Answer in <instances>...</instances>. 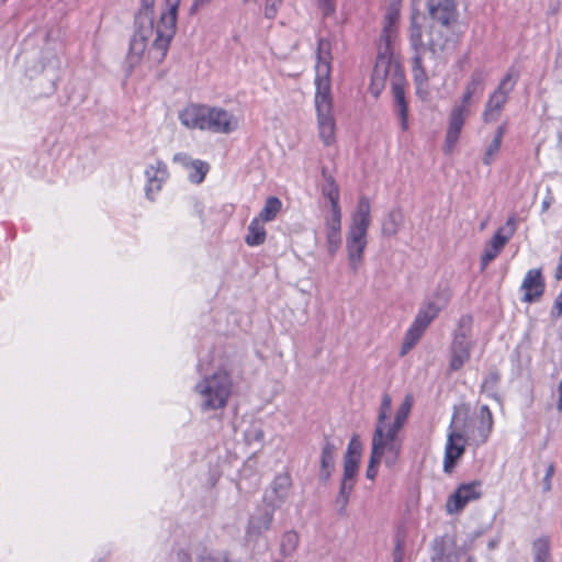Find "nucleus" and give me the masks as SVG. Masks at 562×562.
<instances>
[{
    "label": "nucleus",
    "instance_id": "30",
    "mask_svg": "<svg viewBox=\"0 0 562 562\" xmlns=\"http://www.w3.org/2000/svg\"><path fill=\"white\" fill-rule=\"evenodd\" d=\"M450 300V294L446 290L437 291L432 299L429 300L422 308L426 311L434 318L446 308Z\"/></svg>",
    "mask_w": 562,
    "mask_h": 562
},
{
    "label": "nucleus",
    "instance_id": "12",
    "mask_svg": "<svg viewBox=\"0 0 562 562\" xmlns=\"http://www.w3.org/2000/svg\"><path fill=\"white\" fill-rule=\"evenodd\" d=\"M409 42L415 53L412 58L414 80L418 87H422L427 83L428 76L423 67L425 46L423 42L422 29L419 25H417L415 16L412 18Z\"/></svg>",
    "mask_w": 562,
    "mask_h": 562
},
{
    "label": "nucleus",
    "instance_id": "33",
    "mask_svg": "<svg viewBox=\"0 0 562 562\" xmlns=\"http://www.w3.org/2000/svg\"><path fill=\"white\" fill-rule=\"evenodd\" d=\"M533 562H551L550 538L542 536L532 542Z\"/></svg>",
    "mask_w": 562,
    "mask_h": 562
},
{
    "label": "nucleus",
    "instance_id": "15",
    "mask_svg": "<svg viewBox=\"0 0 562 562\" xmlns=\"http://www.w3.org/2000/svg\"><path fill=\"white\" fill-rule=\"evenodd\" d=\"M428 13L432 24L439 23L445 29H449L458 19L453 0H428Z\"/></svg>",
    "mask_w": 562,
    "mask_h": 562
},
{
    "label": "nucleus",
    "instance_id": "60",
    "mask_svg": "<svg viewBox=\"0 0 562 562\" xmlns=\"http://www.w3.org/2000/svg\"><path fill=\"white\" fill-rule=\"evenodd\" d=\"M467 562H475L474 558L473 557H469Z\"/></svg>",
    "mask_w": 562,
    "mask_h": 562
},
{
    "label": "nucleus",
    "instance_id": "20",
    "mask_svg": "<svg viewBox=\"0 0 562 562\" xmlns=\"http://www.w3.org/2000/svg\"><path fill=\"white\" fill-rule=\"evenodd\" d=\"M325 228L327 250L334 257L341 245V213H330L326 216Z\"/></svg>",
    "mask_w": 562,
    "mask_h": 562
},
{
    "label": "nucleus",
    "instance_id": "27",
    "mask_svg": "<svg viewBox=\"0 0 562 562\" xmlns=\"http://www.w3.org/2000/svg\"><path fill=\"white\" fill-rule=\"evenodd\" d=\"M324 183L322 186V193L330 202V213H341L339 206V187L335 179L326 172L325 169L322 171Z\"/></svg>",
    "mask_w": 562,
    "mask_h": 562
},
{
    "label": "nucleus",
    "instance_id": "1",
    "mask_svg": "<svg viewBox=\"0 0 562 562\" xmlns=\"http://www.w3.org/2000/svg\"><path fill=\"white\" fill-rule=\"evenodd\" d=\"M397 19V10L390 9L385 15V23L379 41L370 92L378 98L386 82H390L394 98V111L400 120L401 130L405 132L408 130V106L404 91L405 77L391 49V44L396 37L395 23Z\"/></svg>",
    "mask_w": 562,
    "mask_h": 562
},
{
    "label": "nucleus",
    "instance_id": "9",
    "mask_svg": "<svg viewBox=\"0 0 562 562\" xmlns=\"http://www.w3.org/2000/svg\"><path fill=\"white\" fill-rule=\"evenodd\" d=\"M154 33V24L150 22L148 13L136 14L135 33L130 43L127 61L131 67L137 65L147 47V41Z\"/></svg>",
    "mask_w": 562,
    "mask_h": 562
},
{
    "label": "nucleus",
    "instance_id": "40",
    "mask_svg": "<svg viewBox=\"0 0 562 562\" xmlns=\"http://www.w3.org/2000/svg\"><path fill=\"white\" fill-rule=\"evenodd\" d=\"M360 461L355 459H345L344 458V473L342 479L346 481L355 482Z\"/></svg>",
    "mask_w": 562,
    "mask_h": 562
},
{
    "label": "nucleus",
    "instance_id": "31",
    "mask_svg": "<svg viewBox=\"0 0 562 562\" xmlns=\"http://www.w3.org/2000/svg\"><path fill=\"white\" fill-rule=\"evenodd\" d=\"M403 224V214L401 210H392L382 222V234L386 237L396 235Z\"/></svg>",
    "mask_w": 562,
    "mask_h": 562
},
{
    "label": "nucleus",
    "instance_id": "25",
    "mask_svg": "<svg viewBox=\"0 0 562 562\" xmlns=\"http://www.w3.org/2000/svg\"><path fill=\"white\" fill-rule=\"evenodd\" d=\"M145 175L147 177L146 195L153 200V193L161 189V183L167 178V167L164 162L157 161L156 166H150Z\"/></svg>",
    "mask_w": 562,
    "mask_h": 562
},
{
    "label": "nucleus",
    "instance_id": "46",
    "mask_svg": "<svg viewBox=\"0 0 562 562\" xmlns=\"http://www.w3.org/2000/svg\"><path fill=\"white\" fill-rule=\"evenodd\" d=\"M404 424V422L394 418L392 424L385 423L384 434L392 435V437H397V432L403 428Z\"/></svg>",
    "mask_w": 562,
    "mask_h": 562
},
{
    "label": "nucleus",
    "instance_id": "16",
    "mask_svg": "<svg viewBox=\"0 0 562 562\" xmlns=\"http://www.w3.org/2000/svg\"><path fill=\"white\" fill-rule=\"evenodd\" d=\"M423 42L425 46V55L429 53L430 58H439L449 46V29L431 24L427 32V40H423Z\"/></svg>",
    "mask_w": 562,
    "mask_h": 562
},
{
    "label": "nucleus",
    "instance_id": "51",
    "mask_svg": "<svg viewBox=\"0 0 562 562\" xmlns=\"http://www.w3.org/2000/svg\"><path fill=\"white\" fill-rule=\"evenodd\" d=\"M552 202H553V195L551 193L550 188H548L547 195H546L544 200L542 201L541 211L547 212L549 210V207L551 206Z\"/></svg>",
    "mask_w": 562,
    "mask_h": 562
},
{
    "label": "nucleus",
    "instance_id": "41",
    "mask_svg": "<svg viewBox=\"0 0 562 562\" xmlns=\"http://www.w3.org/2000/svg\"><path fill=\"white\" fill-rule=\"evenodd\" d=\"M192 167L194 172L190 175V180L194 183H201L209 171V165L201 160H194Z\"/></svg>",
    "mask_w": 562,
    "mask_h": 562
},
{
    "label": "nucleus",
    "instance_id": "5",
    "mask_svg": "<svg viewBox=\"0 0 562 562\" xmlns=\"http://www.w3.org/2000/svg\"><path fill=\"white\" fill-rule=\"evenodd\" d=\"M233 382L226 371H217L204 378L195 385V392L201 397L202 411L224 408L232 394Z\"/></svg>",
    "mask_w": 562,
    "mask_h": 562
},
{
    "label": "nucleus",
    "instance_id": "32",
    "mask_svg": "<svg viewBox=\"0 0 562 562\" xmlns=\"http://www.w3.org/2000/svg\"><path fill=\"white\" fill-rule=\"evenodd\" d=\"M504 134H505V126L504 125L498 126L493 140L488 144V146L485 150V154L483 157L484 165L490 166L494 161L495 157L497 156V154L501 149Z\"/></svg>",
    "mask_w": 562,
    "mask_h": 562
},
{
    "label": "nucleus",
    "instance_id": "19",
    "mask_svg": "<svg viewBox=\"0 0 562 562\" xmlns=\"http://www.w3.org/2000/svg\"><path fill=\"white\" fill-rule=\"evenodd\" d=\"M467 443L459 434L448 432L443 458V471L446 473L453 470L457 461L464 453Z\"/></svg>",
    "mask_w": 562,
    "mask_h": 562
},
{
    "label": "nucleus",
    "instance_id": "13",
    "mask_svg": "<svg viewBox=\"0 0 562 562\" xmlns=\"http://www.w3.org/2000/svg\"><path fill=\"white\" fill-rule=\"evenodd\" d=\"M481 486V481L460 484L447 501V512L449 514H459L470 502L479 499L482 496Z\"/></svg>",
    "mask_w": 562,
    "mask_h": 562
},
{
    "label": "nucleus",
    "instance_id": "56",
    "mask_svg": "<svg viewBox=\"0 0 562 562\" xmlns=\"http://www.w3.org/2000/svg\"><path fill=\"white\" fill-rule=\"evenodd\" d=\"M393 557H394V559L400 558L401 561H403V550H402V546L400 542L396 543V547L393 552Z\"/></svg>",
    "mask_w": 562,
    "mask_h": 562
},
{
    "label": "nucleus",
    "instance_id": "61",
    "mask_svg": "<svg viewBox=\"0 0 562 562\" xmlns=\"http://www.w3.org/2000/svg\"><path fill=\"white\" fill-rule=\"evenodd\" d=\"M393 562H402L400 558H395Z\"/></svg>",
    "mask_w": 562,
    "mask_h": 562
},
{
    "label": "nucleus",
    "instance_id": "24",
    "mask_svg": "<svg viewBox=\"0 0 562 562\" xmlns=\"http://www.w3.org/2000/svg\"><path fill=\"white\" fill-rule=\"evenodd\" d=\"M488 72L483 68L475 69L470 77V80L463 92L461 103L470 106L471 99L475 93H482Z\"/></svg>",
    "mask_w": 562,
    "mask_h": 562
},
{
    "label": "nucleus",
    "instance_id": "42",
    "mask_svg": "<svg viewBox=\"0 0 562 562\" xmlns=\"http://www.w3.org/2000/svg\"><path fill=\"white\" fill-rule=\"evenodd\" d=\"M283 0H266L265 16L267 19H274Z\"/></svg>",
    "mask_w": 562,
    "mask_h": 562
},
{
    "label": "nucleus",
    "instance_id": "48",
    "mask_svg": "<svg viewBox=\"0 0 562 562\" xmlns=\"http://www.w3.org/2000/svg\"><path fill=\"white\" fill-rule=\"evenodd\" d=\"M155 0H142V9L137 14L148 13L150 22L154 24V7Z\"/></svg>",
    "mask_w": 562,
    "mask_h": 562
},
{
    "label": "nucleus",
    "instance_id": "23",
    "mask_svg": "<svg viewBox=\"0 0 562 562\" xmlns=\"http://www.w3.org/2000/svg\"><path fill=\"white\" fill-rule=\"evenodd\" d=\"M292 487V480L289 473L278 474L272 484V493L274 494V498L269 502L270 507H279L282 503L285 502L290 494V490Z\"/></svg>",
    "mask_w": 562,
    "mask_h": 562
},
{
    "label": "nucleus",
    "instance_id": "6",
    "mask_svg": "<svg viewBox=\"0 0 562 562\" xmlns=\"http://www.w3.org/2000/svg\"><path fill=\"white\" fill-rule=\"evenodd\" d=\"M180 0H166L167 10L161 13L156 27V37L153 42L149 55L160 63L168 52L171 40L176 34L177 12Z\"/></svg>",
    "mask_w": 562,
    "mask_h": 562
},
{
    "label": "nucleus",
    "instance_id": "44",
    "mask_svg": "<svg viewBox=\"0 0 562 562\" xmlns=\"http://www.w3.org/2000/svg\"><path fill=\"white\" fill-rule=\"evenodd\" d=\"M317 4L324 16H329L336 11L335 0H317Z\"/></svg>",
    "mask_w": 562,
    "mask_h": 562
},
{
    "label": "nucleus",
    "instance_id": "43",
    "mask_svg": "<svg viewBox=\"0 0 562 562\" xmlns=\"http://www.w3.org/2000/svg\"><path fill=\"white\" fill-rule=\"evenodd\" d=\"M411 407H412V400L409 396H407L404 400V402L401 404V406L397 408L395 418L405 423L408 417Z\"/></svg>",
    "mask_w": 562,
    "mask_h": 562
},
{
    "label": "nucleus",
    "instance_id": "17",
    "mask_svg": "<svg viewBox=\"0 0 562 562\" xmlns=\"http://www.w3.org/2000/svg\"><path fill=\"white\" fill-rule=\"evenodd\" d=\"M468 108V105L460 103L459 105H454L451 110L445 144V150L447 153L451 151L456 144L458 143L459 135L462 131L465 117L469 113Z\"/></svg>",
    "mask_w": 562,
    "mask_h": 562
},
{
    "label": "nucleus",
    "instance_id": "14",
    "mask_svg": "<svg viewBox=\"0 0 562 562\" xmlns=\"http://www.w3.org/2000/svg\"><path fill=\"white\" fill-rule=\"evenodd\" d=\"M524 292L521 301L524 303H533L541 300L546 290V281L541 268L530 269L524 277L520 285Z\"/></svg>",
    "mask_w": 562,
    "mask_h": 562
},
{
    "label": "nucleus",
    "instance_id": "26",
    "mask_svg": "<svg viewBox=\"0 0 562 562\" xmlns=\"http://www.w3.org/2000/svg\"><path fill=\"white\" fill-rule=\"evenodd\" d=\"M479 423L480 425L476 427V434L472 436L473 443L476 446L484 443L493 429V415L487 405H482L480 407Z\"/></svg>",
    "mask_w": 562,
    "mask_h": 562
},
{
    "label": "nucleus",
    "instance_id": "53",
    "mask_svg": "<svg viewBox=\"0 0 562 562\" xmlns=\"http://www.w3.org/2000/svg\"><path fill=\"white\" fill-rule=\"evenodd\" d=\"M198 562H220L218 558L204 551L198 557Z\"/></svg>",
    "mask_w": 562,
    "mask_h": 562
},
{
    "label": "nucleus",
    "instance_id": "58",
    "mask_svg": "<svg viewBox=\"0 0 562 562\" xmlns=\"http://www.w3.org/2000/svg\"><path fill=\"white\" fill-rule=\"evenodd\" d=\"M432 562H449V558L443 553H438L437 555L432 557Z\"/></svg>",
    "mask_w": 562,
    "mask_h": 562
},
{
    "label": "nucleus",
    "instance_id": "37",
    "mask_svg": "<svg viewBox=\"0 0 562 562\" xmlns=\"http://www.w3.org/2000/svg\"><path fill=\"white\" fill-rule=\"evenodd\" d=\"M299 544V536L295 531H286L282 537V542L280 547L281 554L284 557H290L296 550Z\"/></svg>",
    "mask_w": 562,
    "mask_h": 562
},
{
    "label": "nucleus",
    "instance_id": "47",
    "mask_svg": "<svg viewBox=\"0 0 562 562\" xmlns=\"http://www.w3.org/2000/svg\"><path fill=\"white\" fill-rule=\"evenodd\" d=\"M554 465L553 463H550L547 468L546 475L543 477V492H550L551 491V479L554 474Z\"/></svg>",
    "mask_w": 562,
    "mask_h": 562
},
{
    "label": "nucleus",
    "instance_id": "54",
    "mask_svg": "<svg viewBox=\"0 0 562 562\" xmlns=\"http://www.w3.org/2000/svg\"><path fill=\"white\" fill-rule=\"evenodd\" d=\"M211 0H194L191 7V12H195L200 7L207 4Z\"/></svg>",
    "mask_w": 562,
    "mask_h": 562
},
{
    "label": "nucleus",
    "instance_id": "34",
    "mask_svg": "<svg viewBox=\"0 0 562 562\" xmlns=\"http://www.w3.org/2000/svg\"><path fill=\"white\" fill-rule=\"evenodd\" d=\"M281 207L282 203L279 198L269 196L266 200L265 206L256 218H260L261 222H271L277 217L278 213L281 211Z\"/></svg>",
    "mask_w": 562,
    "mask_h": 562
},
{
    "label": "nucleus",
    "instance_id": "59",
    "mask_svg": "<svg viewBox=\"0 0 562 562\" xmlns=\"http://www.w3.org/2000/svg\"><path fill=\"white\" fill-rule=\"evenodd\" d=\"M495 546H496V542H495V541H491V542L488 543V548H491V549H493Z\"/></svg>",
    "mask_w": 562,
    "mask_h": 562
},
{
    "label": "nucleus",
    "instance_id": "28",
    "mask_svg": "<svg viewBox=\"0 0 562 562\" xmlns=\"http://www.w3.org/2000/svg\"><path fill=\"white\" fill-rule=\"evenodd\" d=\"M273 510L274 507H271V509L266 510L265 513L258 516L251 517L248 522L247 535L258 537L263 531L270 529L273 520Z\"/></svg>",
    "mask_w": 562,
    "mask_h": 562
},
{
    "label": "nucleus",
    "instance_id": "10",
    "mask_svg": "<svg viewBox=\"0 0 562 562\" xmlns=\"http://www.w3.org/2000/svg\"><path fill=\"white\" fill-rule=\"evenodd\" d=\"M385 427H375L372 437L371 454L391 468L393 467L401 453L402 443L397 437L384 434Z\"/></svg>",
    "mask_w": 562,
    "mask_h": 562
},
{
    "label": "nucleus",
    "instance_id": "21",
    "mask_svg": "<svg viewBox=\"0 0 562 562\" xmlns=\"http://www.w3.org/2000/svg\"><path fill=\"white\" fill-rule=\"evenodd\" d=\"M448 432H457L463 438L464 442H473L472 436L476 434V428L472 426L468 409L461 416V411L454 407Z\"/></svg>",
    "mask_w": 562,
    "mask_h": 562
},
{
    "label": "nucleus",
    "instance_id": "18",
    "mask_svg": "<svg viewBox=\"0 0 562 562\" xmlns=\"http://www.w3.org/2000/svg\"><path fill=\"white\" fill-rule=\"evenodd\" d=\"M435 318L423 308L419 310L414 323L407 330L401 349V356L406 355L420 339L425 329Z\"/></svg>",
    "mask_w": 562,
    "mask_h": 562
},
{
    "label": "nucleus",
    "instance_id": "50",
    "mask_svg": "<svg viewBox=\"0 0 562 562\" xmlns=\"http://www.w3.org/2000/svg\"><path fill=\"white\" fill-rule=\"evenodd\" d=\"M348 503H349V497L337 495L336 504L338 506L339 515H345Z\"/></svg>",
    "mask_w": 562,
    "mask_h": 562
},
{
    "label": "nucleus",
    "instance_id": "45",
    "mask_svg": "<svg viewBox=\"0 0 562 562\" xmlns=\"http://www.w3.org/2000/svg\"><path fill=\"white\" fill-rule=\"evenodd\" d=\"M382 460L375 458L374 456L370 454L369 464L367 468L366 476L369 480H374L378 474V465L380 464Z\"/></svg>",
    "mask_w": 562,
    "mask_h": 562
},
{
    "label": "nucleus",
    "instance_id": "55",
    "mask_svg": "<svg viewBox=\"0 0 562 562\" xmlns=\"http://www.w3.org/2000/svg\"><path fill=\"white\" fill-rule=\"evenodd\" d=\"M173 161L186 165L188 162V156L183 153H178L173 156Z\"/></svg>",
    "mask_w": 562,
    "mask_h": 562
},
{
    "label": "nucleus",
    "instance_id": "11",
    "mask_svg": "<svg viewBox=\"0 0 562 562\" xmlns=\"http://www.w3.org/2000/svg\"><path fill=\"white\" fill-rule=\"evenodd\" d=\"M516 227V216L513 215L507 220L505 225L495 232L492 239L486 244L481 256V270H485L490 262L498 256V254L515 234Z\"/></svg>",
    "mask_w": 562,
    "mask_h": 562
},
{
    "label": "nucleus",
    "instance_id": "36",
    "mask_svg": "<svg viewBox=\"0 0 562 562\" xmlns=\"http://www.w3.org/2000/svg\"><path fill=\"white\" fill-rule=\"evenodd\" d=\"M244 437H245V441L248 446H251L255 449H259L262 446L265 432L260 425L252 424L245 431Z\"/></svg>",
    "mask_w": 562,
    "mask_h": 562
},
{
    "label": "nucleus",
    "instance_id": "39",
    "mask_svg": "<svg viewBox=\"0 0 562 562\" xmlns=\"http://www.w3.org/2000/svg\"><path fill=\"white\" fill-rule=\"evenodd\" d=\"M392 400L387 393L382 395V402L378 414V420L375 427H385V420L391 409Z\"/></svg>",
    "mask_w": 562,
    "mask_h": 562
},
{
    "label": "nucleus",
    "instance_id": "38",
    "mask_svg": "<svg viewBox=\"0 0 562 562\" xmlns=\"http://www.w3.org/2000/svg\"><path fill=\"white\" fill-rule=\"evenodd\" d=\"M362 453V443L358 435H353L348 443L345 459H355L360 461Z\"/></svg>",
    "mask_w": 562,
    "mask_h": 562
},
{
    "label": "nucleus",
    "instance_id": "3",
    "mask_svg": "<svg viewBox=\"0 0 562 562\" xmlns=\"http://www.w3.org/2000/svg\"><path fill=\"white\" fill-rule=\"evenodd\" d=\"M179 119L189 128L206 130L213 133L231 134L238 128L237 117L217 106L191 104L180 112Z\"/></svg>",
    "mask_w": 562,
    "mask_h": 562
},
{
    "label": "nucleus",
    "instance_id": "2",
    "mask_svg": "<svg viewBox=\"0 0 562 562\" xmlns=\"http://www.w3.org/2000/svg\"><path fill=\"white\" fill-rule=\"evenodd\" d=\"M330 44L324 38L318 40L316 70L315 106L317 111L319 137L326 146L335 142V120L330 95Z\"/></svg>",
    "mask_w": 562,
    "mask_h": 562
},
{
    "label": "nucleus",
    "instance_id": "49",
    "mask_svg": "<svg viewBox=\"0 0 562 562\" xmlns=\"http://www.w3.org/2000/svg\"><path fill=\"white\" fill-rule=\"evenodd\" d=\"M353 485H355V482L341 480L338 495L350 497V494L353 490Z\"/></svg>",
    "mask_w": 562,
    "mask_h": 562
},
{
    "label": "nucleus",
    "instance_id": "52",
    "mask_svg": "<svg viewBox=\"0 0 562 562\" xmlns=\"http://www.w3.org/2000/svg\"><path fill=\"white\" fill-rule=\"evenodd\" d=\"M177 562H191V554L183 549H180L176 553Z\"/></svg>",
    "mask_w": 562,
    "mask_h": 562
},
{
    "label": "nucleus",
    "instance_id": "29",
    "mask_svg": "<svg viewBox=\"0 0 562 562\" xmlns=\"http://www.w3.org/2000/svg\"><path fill=\"white\" fill-rule=\"evenodd\" d=\"M266 228L261 224L260 218L255 217L248 226V233L245 236V243L251 247L260 246L266 241Z\"/></svg>",
    "mask_w": 562,
    "mask_h": 562
},
{
    "label": "nucleus",
    "instance_id": "35",
    "mask_svg": "<svg viewBox=\"0 0 562 562\" xmlns=\"http://www.w3.org/2000/svg\"><path fill=\"white\" fill-rule=\"evenodd\" d=\"M499 379V373L496 370L490 371L481 384V392L486 393L488 396L496 401H499V396L496 392Z\"/></svg>",
    "mask_w": 562,
    "mask_h": 562
},
{
    "label": "nucleus",
    "instance_id": "8",
    "mask_svg": "<svg viewBox=\"0 0 562 562\" xmlns=\"http://www.w3.org/2000/svg\"><path fill=\"white\" fill-rule=\"evenodd\" d=\"M472 325V317L463 315L459 319L458 330L454 333L453 340L450 347V364L451 371H459L470 360L473 342L470 340L469 335Z\"/></svg>",
    "mask_w": 562,
    "mask_h": 562
},
{
    "label": "nucleus",
    "instance_id": "4",
    "mask_svg": "<svg viewBox=\"0 0 562 562\" xmlns=\"http://www.w3.org/2000/svg\"><path fill=\"white\" fill-rule=\"evenodd\" d=\"M370 213L369 198L360 196L346 237L349 268L355 274L363 261V254L368 244L367 234L371 224Z\"/></svg>",
    "mask_w": 562,
    "mask_h": 562
},
{
    "label": "nucleus",
    "instance_id": "57",
    "mask_svg": "<svg viewBox=\"0 0 562 562\" xmlns=\"http://www.w3.org/2000/svg\"><path fill=\"white\" fill-rule=\"evenodd\" d=\"M554 278L557 280H561L562 279V255L560 256V263H559V266L555 269Z\"/></svg>",
    "mask_w": 562,
    "mask_h": 562
},
{
    "label": "nucleus",
    "instance_id": "7",
    "mask_svg": "<svg viewBox=\"0 0 562 562\" xmlns=\"http://www.w3.org/2000/svg\"><path fill=\"white\" fill-rule=\"evenodd\" d=\"M519 78V70L510 67L504 78L498 83L497 88L491 93L482 117L485 123L495 122L501 116V113L508 101L509 93L514 90Z\"/></svg>",
    "mask_w": 562,
    "mask_h": 562
},
{
    "label": "nucleus",
    "instance_id": "22",
    "mask_svg": "<svg viewBox=\"0 0 562 562\" xmlns=\"http://www.w3.org/2000/svg\"><path fill=\"white\" fill-rule=\"evenodd\" d=\"M337 450L338 446H336L335 442L326 436L322 448L319 471V476L324 482L330 477L335 469V454Z\"/></svg>",
    "mask_w": 562,
    "mask_h": 562
}]
</instances>
